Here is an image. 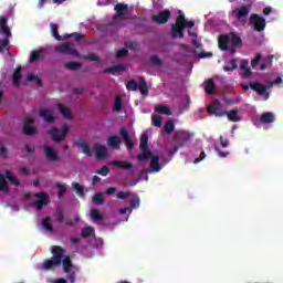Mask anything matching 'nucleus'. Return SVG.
<instances>
[{"instance_id":"f257e3e1","label":"nucleus","mask_w":283,"mask_h":283,"mask_svg":"<svg viewBox=\"0 0 283 283\" xmlns=\"http://www.w3.org/2000/svg\"><path fill=\"white\" fill-rule=\"evenodd\" d=\"M51 253L53 256L45 260L42 264L43 271H50L56 269V266H63L64 273H66V280L69 283L76 282V272H74V263L70 255H65V250L61 245H55L51 248Z\"/></svg>"},{"instance_id":"f03ea898","label":"nucleus","mask_w":283,"mask_h":283,"mask_svg":"<svg viewBox=\"0 0 283 283\" xmlns=\"http://www.w3.org/2000/svg\"><path fill=\"white\" fill-rule=\"evenodd\" d=\"M126 90L128 92H137L139 90L142 96H147L149 94V88L147 87V81L145 77H139V82L130 80L126 84Z\"/></svg>"},{"instance_id":"7ed1b4c3","label":"nucleus","mask_w":283,"mask_h":283,"mask_svg":"<svg viewBox=\"0 0 283 283\" xmlns=\"http://www.w3.org/2000/svg\"><path fill=\"white\" fill-rule=\"evenodd\" d=\"M241 87L242 90H244V92H249V87H250V90H252L253 92H256L259 96H263L264 101H269V97L271 96L266 91V86H264V84L260 82H250L249 85L241 84Z\"/></svg>"},{"instance_id":"20e7f679","label":"nucleus","mask_w":283,"mask_h":283,"mask_svg":"<svg viewBox=\"0 0 283 283\" xmlns=\"http://www.w3.org/2000/svg\"><path fill=\"white\" fill-rule=\"evenodd\" d=\"M185 14H179L176 19V23L171 25V36L172 39H185Z\"/></svg>"},{"instance_id":"39448f33","label":"nucleus","mask_w":283,"mask_h":283,"mask_svg":"<svg viewBox=\"0 0 283 283\" xmlns=\"http://www.w3.org/2000/svg\"><path fill=\"white\" fill-rule=\"evenodd\" d=\"M70 133V126L67 124L62 125L61 134H59V128L53 127L48 130L49 136H51L54 143H63L64 138H67V134Z\"/></svg>"},{"instance_id":"423d86ee","label":"nucleus","mask_w":283,"mask_h":283,"mask_svg":"<svg viewBox=\"0 0 283 283\" xmlns=\"http://www.w3.org/2000/svg\"><path fill=\"white\" fill-rule=\"evenodd\" d=\"M172 140L178 145L175 147V151H178V147H184L185 144L191 140V134L187 130H176L172 136Z\"/></svg>"},{"instance_id":"0eeeda50","label":"nucleus","mask_w":283,"mask_h":283,"mask_svg":"<svg viewBox=\"0 0 283 283\" xmlns=\"http://www.w3.org/2000/svg\"><path fill=\"white\" fill-rule=\"evenodd\" d=\"M250 25H252L255 32H264V30H266V19L256 13H252L250 15Z\"/></svg>"},{"instance_id":"6e6552de","label":"nucleus","mask_w":283,"mask_h":283,"mask_svg":"<svg viewBox=\"0 0 283 283\" xmlns=\"http://www.w3.org/2000/svg\"><path fill=\"white\" fill-rule=\"evenodd\" d=\"M55 52L57 54H65L66 56H80V53L74 46L70 45V43L64 42L57 46H55Z\"/></svg>"},{"instance_id":"1a4fd4ad","label":"nucleus","mask_w":283,"mask_h":283,"mask_svg":"<svg viewBox=\"0 0 283 283\" xmlns=\"http://www.w3.org/2000/svg\"><path fill=\"white\" fill-rule=\"evenodd\" d=\"M207 112L212 116H227V111L222 109V103L220 102V99H214L212 104L207 107Z\"/></svg>"},{"instance_id":"9d476101","label":"nucleus","mask_w":283,"mask_h":283,"mask_svg":"<svg viewBox=\"0 0 283 283\" xmlns=\"http://www.w3.org/2000/svg\"><path fill=\"white\" fill-rule=\"evenodd\" d=\"M171 19V11L169 9L159 11L157 14L151 15V21L158 25H165Z\"/></svg>"},{"instance_id":"9b49d317","label":"nucleus","mask_w":283,"mask_h":283,"mask_svg":"<svg viewBox=\"0 0 283 283\" xmlns=\"http://www.w3.org/2000/svg\"><path fill=\"white\" fill-rule=\"evenodd\" d=\"M35 197L38 200L33 203V207H35L38 211H41L43 207H48L50 203V196L46 192H38Z\"/></svg>"},{"instance_id":"f8f14e48","label":"nucleus","mask_w":283,"mask_h":283,"mask_svg":"<svg viewBox=\"0 0 283 283\" xmlns=\"http://www.w3.org/2000/svg\"><path fill=\"white\" fill-rule=\"evenodd\" d=\"M114 10L116 13L113 18V23H116V21L120 19V17H126V14L129 12V4L117 3L115 4Z\"/></svg>"},{"instance_id":"ddd939ff","label":"nucleus","mask_w":283,"mask_h":283,"mask_svg":"<svg viewBox=\"0 0 283 283\" xmlns=\"http://www.w3.org/2000/svg\"><path fill=\"white\" fill-rule=\"evenodd\" d=\"M93 151L97 160H103V158H107L109 156V154L107 153V147L101 144H94Z\"/></svg>"},{"instance_id":"4468645a","label":"nucleus","mask_w":283,"mask_h":283,"mask_svg":"<svg viewBox=\"0 0 283 283\" xmlns=\"http://www.w3.org/2000/svg\"><path fill=\"white\" fill-rule=\"evenodd\" d=\"M0 34H2V36H12V31H10V27H8V19L3 15H0Z\"/></svg>"},{"instance_id":"2eb2a0df","label":"nucleus","mask_w":283,"mask_h":283,"mask_svg":"<svg viewBox=\"0 0 283 283\" xmlns=\"http://www.w3.org/2000/svg\"><path fill=\"white\" fill-rule=\"evenodd\" d=\"M32 119L27 118L24 120V125H23V134H25V136H36V128L32 126Z\"/></svg>"},{"instance_id":"dca6fc26","label":"nucleus","mask_w":283,"mask_h":283,"mask_svg":"<svg viewBox=\"0 0 283 283\" xmlns=\"http://www.w3.org/2000/svg\"><path fill=\"white\" fill-rule=\"evenodd\" d=\"M39 116L40 118H43L45 123H49V124H52L55 120L54 115L52 114V111L48 108H40Z\"/></svg>"},{"instance_id":"f3484780","label":"nucleus","mask_w":283,"mask_h":283,"mask_svg":"<svg viewBox=\"0 0 283 283\" xmlns=\"http://www.w3.org/2000/svg\"><path fill=\"white\" fill-rule=\"evenodd\" d=\"M74 145L77 149H82V154H85L87 157H92V149H90V144H87V142L80 139L75 142Z\"/></svg>"},{"instance_id":"a211bd4d","label":"nucleus","mask_w":283,"mask_h":283,"mask_svg":"<svg viewBox=\"0 0 283 283\" xmlns=\"http://www.w3.org/2000/svg\"><path fill=\"white\" fill-rule=\"evenodd\" d=\"M109 165H112V167H118V169H123L124 171H129V169L134 168V164L122 160L111 161Z\"/></svg>"},{"instance_id":"6ab92c4d","label":"nucleus","mask_w":283,"mask_h":283,"mask_svg":"<svg viewBox=\"0 0 283 283\" xmlns=\"http://www.w3.org/2000/svg\"><path fill=\"white\" fill-rule=\"evenodd\" d=\"M45 59V50L32 51L30 54L29 62L36 63V61H43Z\"/></svg>"},{"instance_id":"aec40b11","label":"nucleus","mask_w":283,"mask_h":283,"mask_svg":"<svg viewBox=\"0 0 283 283\" xmlns=\"http://www.w3.org/2000/svg\"><path fill=\"white\" fill-rule=\"evenodd\" d=\"M238 21H247L249 17V7L242 6L241 8L235 9Z\"/></svg>"},{"instance_id":"412c9836","label":"nucleus","mask_w":283,"mask_h":283,"mask_svg":"<svg viewBox=\"0 0 283 283\" xmlns=\"http://www.w3.org/2000/svg\"><path fill=\"white\" fill-rule=\"evenodd\" d=\"M260 123L263 125L275 123V114H273V112L263 113L260 117Z\"/></svg>"},{"instance_id":"4be33fe9","label":"nucleus","mask_w":283,"mask_h":283,"mask_svg":"<svg viewBox=\"0 0 283 283\" xmlns=\"http://www.w3.org/2000/svg\"><path fill=\"white\" fill-rule=\"evenodd\" d=\"M45 158L50 160L51 163H56L59 160V154H56V150L52 147H46L44 149Z\"/></svg>"},{"instance_id":"5701e85b","label":"nucleus","mask_w":283,"mask_h":283,"mask_svg":"<svg viewBox=\"0 0 283 283\" xmlns=\"http://www.w3.org/2000/svg\"><path fill=\"white\" fill-rule=\"evenodd\" d=\"M219 48L223 51L227 52L229 50V43H231V38L227 34L221 35L218 40Z\"/></svg>"},{"instance_id":"b1692460","label":"nucleus","mask_w":283,"mask_h":283,"mask_svg":"<svg viewBox=\"0 0 283 283\" xmlns=\"http://www.w3.org/2000/svg\"><path fill=\"white\" fill-rule=\"evenodd\" d=\"M72 190L75 191L76 196L78 198H85V187L76 181H73L72 185Z\"/></svg>"},{"instance_id":"393cba45","label":"nucleus","mask_w":283,"mask_h":283,"mask_svg":"<svg viewBox=\"0 0 283 283\" xmlns=\"http://www.w3.org/2000/svg\"><path fill=\"white\" fill-rule=\"evenodd\" d=\"M150 169L155 172H158L163 169V166H160V157L158 156H151L150 158Z\"/></svg>"},{"instance_id":"a878e982","label":"nucleus","mask_w":283,"mask_h":283,"mask_svg":"<svg viewBox=\"0 0 283 283\" xmlns=\"http://www.w3.org/2000/svg\"><path fill=\"white\" fill-rule=\"evenodd\" d=\"M230 43L232 44V48H241L242 46V39L238 33L231 32L230 33Z\"/></svg>"},{"instance_id":"bb28decb","label":"nucleus","mask_w":283,"mask_h":283,"mask_svg":"<svg viewBox=\"0 0 283 283\" xmlns=\"http://www.w3.org/2000/svg\"><path fill=\"white\" fill-rule=\"evenodd\" d=\"M226 116H228L231 123H240V120H242L240 115H238V109L226 111Z\"/></svg>"},{"instance_id":"cd10ccee","label":"nucleus","mask_w":283,"mask_h":283,"mask_svg":"<svg viewBox=\"0 0 283 283\" xmlns=\"http://www.w3.org/2000/svg\"><path fill=\"white\" fill-rule=\"evenodd\" d=\"M118 72H125V64H118L104 70V74H118Z\"/></svg>"},{"instance_id":"c85d7f7f","label":"nucleus","mask_w":283,"mask_h":283,"mask_svg":"<svg viewBox=\"0 0 283 283\" xmlns=\"http://www.w3.org/2000/svg\"><path fill=\"white\" fill-rule=\"evenodd\" d=\"M57 109L67 120H72V112L70 111V108H67V106H65L64 104H59Z\"/></svg>"},{"instance_id":"c756f323","label":"nucleus","mask_w":283,"mask_h":283,"mask_svg":"<svg viewBox=\"0 0 283 283\" xmlns=\"http://www.w3.org/2000/svg\"><path fill=\"white\" fill-rule=\"evenodd\" d=\"M21 72H23V69L21 66H19L18 69H15V71L13 72V86L14 87H19V85H21Z\"/></svg>"},{"instance_id":"7c9ffc66","label":"nucleus","mask_w":283,"mask_h":283,"mask_svg":"<svg viewBox=\"0 0 283 283\" xmlns=\"http://www.w3.org/2000/svg\"><path fill=\"white\" fill-rule=\"evenodd\" d=\"M10 39H12V36L8 35H4V39H0V54L3 50H7L8 54H10V48H8L10 45Z\"/></svg>"},{"instance_id":"2f4dec72","label":"nucleus","mask_w":283,"mask_h":283,"mask_svg":"<svg viewBox=\"0 0 283 283\" xmlns=\"http://www.w3.org/2000/svg\"><path fill=\"white\" fill-rule=\"evenodd\" d=\"M206 93L209 94L210 96H212V94H216V82L213 81V78H209L206 82Z\"/></svg>"},{"instance_id":"473e14b6","label":"nucleus","mask_w":283,"mask_h":283,"mask_svg":"<svg viewBox=\"0 0 283 283\" xmlns=\"http://www.w3.org/2000/svg\"><path fill=\"white\" fill-rule=\"evenodd\" d=\"M120 138H118V136L113 135L111 137H108L107 139V145L108 147H111L112 149H116V147H118V145H120Z\"/></svg>"},{"instance_id":"72a5a7b5","label":"nucleus","mask_w":283,"mask_h":283,"mask_svg":"<svg viewBox=\"0 0 283 283\" xmlns=\"http://www.w3.org/2000/svg\"><path fill=\"white\" fill-rule=\"evenodd\" d=\"M154 156V153H151V150L146 149L144 150V153L137 155V160L139 163H145L147 160H149V158H151Z\"/></svg>"},{"instance_id":"f704fd0d","label":"nucleus","mask_w":283,"mask_h":283,"mask_svg":"<svg viewBox=\"0 0 283 283\" xmlns=\"http://www.w3.org/2000/svg\"><path fill=\"white\" fill-rule=\"evenodd\" d=\"M51 220L52 219L50 217H45V218L42 219V227H43V229L49 231V233H53L54 232V227L52 226Z\"/></svg>"},{"instance_id":"c9c22d12","label":"nucleus","mask_w":283,"mask_h":283,"mask_svg":"<svg viewBox=\"0 0 283 283\" xmlns=\"http://www.w3.org/2000/svg\"><path fill=\"white\" fill-rule=\"evenodd\" d=\"M27 81L29 83H33V81H35V83H36V85H39V87H43V80H41L40 76L36 74L29 73L27 75Z\"/></svg>"},{"instance_id":"e433bc0d","label":"nucleus","mask_w":283,"mask_h":283,"mask_svg":"<svg viewBox=\"0 0 283 283\" xmlns=\"http://www.w3.org/2000/svg\"><path fill=\"white\" fill-rule=\"evenodd\" d=\"M155 112H157V114H164L165 116H171V108L165 105H157Z\"/></svg>"},{"instance_id":"4c0bfd02","label":"nucleus","mask_w":283,"mask_h":283,"mask_svg":"<svg viewBox=\"0 0 283 283\" xmlns=\"http://www.w3.org/2000/svg\"><path fill=\"white\" fill-rule=\"evenodd\" d=\"M139 149H149V135L143 134L140 137Z\"/></svg>"},{"instance_id":"58836bf2","label":"nucleus","mask_w":283,"mask_h":283,"mask_svg":"<svg viewBox=\"0 0 283 283\" xmlns=\"http://www.w3.org/2000/svg\"><path fill=\"white\" fill-rule=\"evenodd\" d=\"M50 28H51L52 36H53L56 41H63V36H61V35L59 34V25L55 24V23H51V24H50Z\"/></svg>"},{"instance_id":"ea45409f","label":"nucleus","mask_w":283,"mask_h":283,"mask_svg":"<svg viewBox=\"0 0 283 283\" xmlns=\"http://www.w3.org/2000/svg\"><path fill=\"white\" fill-rule=\"evenodd\" d=\"M233 70H238V61L237 60H230L228 62V65L223 66L224 72H233Z\"/></svg>"},{"instance_id":"a19ab883","label":"nucleus","mask_w":283,"mask_h":283,"mask_svg":"<svg viewBox=\"0 0 283 283\" xmlns=\"http://www.w3.org/2000/svg\"><path fill=\"white\" fill-rule=\"evenodd\" d=\"M122 109H123V98H120V96L116 95L115 102H114V111L120 112Z\"/></svg>"},{"instance_id":"79ce46f5","label":"nucleus","mask_w":283,"mask_h":283,"mask_svg":"<svg viewBox=\"0 0 283 283\" xmlns=\"http://www.w3.org/2000/svg\"><path fill=\"white\" fill-rule=\"evenodd\" d=\"M92 233H94L93 227H85L82 229V238L87 239L92 237Z\"/></svg>"},{"instance_id":"37998d69","label":"nucleus","mask_w":283,"mask_h":283,"mask_svg":"<svg viewBox=\"0 0 283 283\" xmlns=\"http://www.w3.org/2000/svg\"><path fill=\"white\" fill-rule=\"evenodd\" d=\"M164 129L167 134H171L176 129V124L172 120H168L164 124Z\"/></svg>"},{"instance_id":"c03bdc74","label":"nucleus","mask_w":283,"mask_h":283,"mask_svg":"<svg viewBox=\"0 0 283 283\" xmlns=\"http://www.w3.org/2000/svg\"><path fill=\"white\" fill-rule=\"evenodd\" d=\"M93 202L97 206L105 205V197H103V193H95Z\"/></svg>"},{"instance_id":"a18cd8bd","label":"nucleus","mask_w":283,"mask_h":283,"mask_svg":"<svg viewBox=\"0 0 283 283\" xmlns=\"http://www.w3.org/2000/svg\"><path fill=\"white\" fill-rule=\"evenodd\" d=\"M67 39H74V41L78 42L81 41V39H85V35L81 33L65 34L64 40H67Z\"/></svg>"},{"instance_id":"49530a36","label":"nucleus","mask_w":283,"mask_h":283,"mask_svg":"<svg viewBox=\"0 0 283 283\" xmlns=\"http://www.w3.org/2000/svg\"><path fill=\"white\" fill-rule=\"evenodd\" d=\"M150 65H154L155 67L163 66V60L158 57V55H151L150 56Z\"/></svg>"},{"instance_id":"de8ad7c7","label":"nucleus","mask_w":283,"mask_h":283,"mask_svg":"<svg viewBox=\"0 0 283 283\" xmlns=\"http://www.w3.org/2000/svg\"><path fill=\"white\" fill-rule=\"evenodd\" d=\"M91 218H92V220L101 222V220H103V214H101V212H98V210L92 209L91 210Z\"/></svg>"},{"instance_id":"09e8293b","label":"nucleus","mask_w":283,"mask_h":283,"mask_svg":"<svg viewBox=\"0 0 283 283\" xmlns=\"http://www.w3.org/2000/svg\"><path fill=\"white\" fill-rule=\"evenodd\" d=\"M151 123H153L154 127H163V117H160L158 115H153Z\"/></svg>"},{"instance_id":"8fccbe9b","label":"nucleus","mask_w":283,"mask_h":283,"mask_svg":"<svg viewBox=\"0 0 283 283\" xmlns=\"http://www.w3.org/2000/svg\"><path fill=\"white\" fill-rule=\"evenodd\" d=\"M65 69L66 70H72V71L81 70V63H78V62H67L65 64Z\"/></svg>"},{"instance_id":"3c124183","label":"nucleus","mask_w":283,"mask_h":283,"mask_svg":"<svg viewBox=\"0 0 283 283\" xmlns=\"http://www.w3.org/2000/svg\"><path fill=\"white\" fill-rule=\"evenodd\" d=\"M55 220L59 224L63 223V221L65 220V216L63 214L62 210H56Z\"/></svg>"},{"instance_id":"603ef678","label":"nucleus","mask_w":283,"mask_h":283,"mask_svg":"<svg viewBox=\"0 0 283 283\" xmlns=\"http://www.w3.org/2000/svg\"><path fill=\"white\" fill-rule=\"evenodd\" d=\"M129 54V51L127 49H120L116 52V59H125Z\"/></svg>"},{"instance_id":"864d4df0","label":"nucleus","mask_w":283,"mask_h":283,"mask_svg":"<svg viewBox=\"0 0 283 283\" xmlns=\"http://www.w3.org/2000/svg\"><path fill=\"white\" fill-rule=\"evenodd\" d=\"M0 191H3L4 193H8L10 191V188L8 187V181L4 179L0 180Z\"/></svg>"},{"instance_id":"5fc2aeb1","label":"nucleus","mask_w":283,"mask_h":283,"mask_svg":"<svg viewBox=\"0 0 283 283\" xmlns=\"http://www.w3.org/2000/svg\"><path fill=\"white\" fill-rule=\"evenodd\" d=\"M83 60L90 62L98 61V56L95 53H88L86 55H83Z\"/></svg>"},{"instance_id":"6e6d98bb","label":"nucleus","mask_w":283,"mask_h":283,"mask_svg":"<svg viewBox=\"0 0 283 283\" xmlns=\"http://www.w3.org/2000/svg\"><path fill=\"white\" fill-rule=\"evenodd\" d=\"M132 196V191H119L117 192L118 200H125V198H129Z\"/></svg>"},{"instance_id":"4d7b16f0","label":"nucleus","mask_w":283,"mask_h":283,"mask_svg":"<svg viewBox=\"0 0 283 283\" xmlns=\"http://www.w3.org/2000/svg\"><path fill=\"white\" fill-rule=\"evenodd\" d=\"M56 187L59 189L57 197L62 198L63 193H65V191H67V188L63 184H57Z\"/></svg>"},{"instance_id":"13d9d810","label":"nucleus","mask_w":283,"mask_h":283,"mask_svg":"<svg viewBox=\"0 0 283 283\" xmlns=\"http://www.w3.org/2000/svg\"><path fill=\"white\" fill-rule=\"evenodd\" d=\"M130 207H132V209H136L137 207H140V198L134 197L130 200Z\"/></svg>"},{"instance_id":"bf43d9fd","label":"nucleus","mask_w":283,"mask_h":283,"mask_svg":"<svg viewBox=\"0 0 283 283\" xmlns=\"http://www.w3.org/2000/svg\"><path fill=\"white\" fill-rule=\"evenodd\" d=\"M99 176H107L109 174V168L107 166L102 167L96 171Z\"/></svg>"},{"instance_id":"052dcab7","label":"nucleus","mask_w":283,"mask_h":283,"mask_svg":"<svg viewBox=\"0 0 283 283\" xmlns=\"http://www.w3.org/2000/svg\"><path fill=\"white\" fill-rule=\"evenodd\" d=\"M119 135L125 142L129 139V133L127 132V128H122L119 132Z\"/></svg>"},{"instance_id":"680f3d73","label":"nucleus","mask_w":283,"mask_h":283,"mask_svg":"<svg viewBox=\"0 0 283 283\" xmlns=\"http://www.w3.org/2000/svg\"><path fill=\"white\" fill-rule=\"evenodd\" d=\"M205 158H207V154L205 151H201L200 153V156L197 157L195 160H193V164L195 165H198V163H202V160H205Z\"/></svg>"},{"instance_id":"e2e57ef3","label":"nucleus","mask_w":283,"mask_h":283,"mask_svg":"<svg viewBox=\"0 0 283 283\" xmlns=\"http://www.w3.org/2000/svg\"><path fill=\"white\" fill-rule=\"evenodd\" d=\"M214 150L217 151L219 158H227V156H229V151H222L218 147H214Z\"/></svg>"},{"instance_id":"0e129e2a","label":"nucleus","mask_w":283,"mask_h":283,"mask_svg":"<svg viewBox=\"0 0 283 283\" xmlns=\"http://www.w3.org/2000/svg\"><path fill=\"white\" fill-rule=\"evenodd\" d=\"M261 60H262V55H261V54H258V55L251 61L252 67H256V65L260 63Z\"/></svg>"},{"instance_id":"69168bd1","label":"nucleus","mask_w":283,"mask_h":283,"mask_svg":"<svg viewBox=\"0 0 283 283\" xmlns=\"http://www.w3.org/2000/svg\"><path fill=\"white\" fill-rule=\"evenodd\" d=\"M182 25H185V28H193V25H196V22L193 20L188 21L187 18H185Z\"/></svg>"},{"instance_id":"338daca9","label":"nucleus","mask_w":283,"mask_h":283,"mask_svg":"<svg viewBox=\"0 0 283 283\" xmlns=\"http://www.w3.org/2000/svg\"><path fill=\"white\" fill-rule=\"evenodd\" d=\"M220 143H221V147L223 148L229 147V139L224 138L223 136H220Z\"/></svg>"},{"instance_id":"774afa93","label":"nucleus","mask_w":283,"mask_h":283,"mask_svg":"<svg viewBox=\"0 0 283 283\" xmlns=\"http://www.w3.org/2000/svg\"><path fill=\"white\" fill-rule=\"evenodd\" d=\"M125 143H126L127 149H129L132 151L134 149V147H135L134 142L132 140V138L126 139Z\"/></svg>"}]
</instances>
